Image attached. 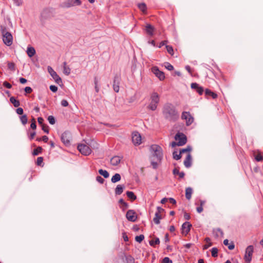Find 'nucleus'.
I'll return each mask as SVG.
<instances>
[{
    "instance_id": "nucleus-31",
    "label": "nucleus",
    "mask_w": 263,
    "mask_h": 263,
    "mask_svg": "<svg viewBox=\"0 0 263 263\" xmlns=\"http://www.w3.org/2000/svg\"><path fill=\"white\" fill-rule=\"evenodd\" d=\"M66 64V62L63 63V72L66 75L68 76L70 73L71 70L68 66H67Z\"/></svg>"
},
{
    "instance_id": "nucleus-12",
    "label": "nucleus",
    "mask_w": 263,
    "mask_h": 263,
    "mask_svg": "<svg viewBox=\"0 0 263 263\" xmlns=\"http://www.w3.org/2000/svg\"><path fill=\"white\" fill-rule=\"evenodd\" d=\"M152 72L157 77L160 81L164 80L165 79V74L163 71L159 70V68L156 66H153L151 68Z\"/></svg>"
},
{
    "instance_id": "nucleus-23",
    "label": "nucleus",
    "mask_w": 263,
    "mask_h": 263,
    "mask_svg": "<svg viewBox=\"0 0 263 263\" xmlns=\"http://www.w3.org/2000/svg\"><path fill=\"white\" fill-rule=\"evenodd\" d=\"M125 189V185L124 184H118L115 189V193L117 195H121L124 189Z\"/></svg>"
},
{
    "instance_id": "nucleus-29",
    "label": "nucleus",
    "mask_w": 263,
    "mask_h": 263,
    "mask_svg": "<svg viewBox=\"0 0 263 263\" xmlns=\"http://www.w3.org/2000/svg\"><path fill=\"white\" fill-rule=\"evenodd\" d=\"M121 179V175L118 173H116L111 178V181L112 183H116L119 181Z\"/></svg>"
},
{
    "instance_id": "nucleus-56",
    "label": "nucleus",
    "mask_w": 263,
    "mask_h": 263,
    "mask_svg": "<svg viewBox=\"0 0 263 263\" xmlns=\"http://www.w3.org/2000/svg\"><path fill=\"white\" fill-rule=\"evenodd\" d=\"M61 105L64 107H67L68 106L69 103L66 100H62L61 102Z\"/></svg>"
},
{
    "instance_id": "nucleus-57",
    "label": "nucleus",
    "mask_w": 263,
    "mask_h": 263,
    "mask_svg": "<svg viewBox=\"0 0 263 263\" xmlns=\"http://www.w3.org/2000/svg\"><path fill=\"white\" fill-rule=\"evenodd\" d=\"M24 91L26 93H30L32 91V89L29 86H27L24 88Z\"/></svg>"
},
{
    "instance_id": "nucleus-61",
    "label": "nucleus",
    "mask_w": 263,
    "mask_h": 263,
    "mask_svg": "<svg viewBox=\"0 0 263 263\" xmlns=\"http://www.w3.org/2000/svg\"><path fill=\"white\" fill-rule=\"evenodd\" d=\"M167 42L168 41L167 40H164V41H162L159 44V45L158 46V47L159 48H161L163 46L166 45V43H167Z\"/></svg>"
},
{
    "instance_id": "nucleus-64",
    "label": "nucleus",
    "mask_w": 263,
    "mask_h": 263,
    "mask_svg": "<svg viewBox=\"0 0 263 263\" xmlns=\"http://www.w3.org/2000/svg\"><path fill=\"white\" fill-rule=\"evenodd\" d=\"M37 121H38V123L40 125H41V126L43 125V124H44L43 123V122H44V119L42 118V117H39L37 118Z\"/></svg>"
},
{
    "instance_id": "nucleus-7",
    "label": "nucleus",
    "mask_w": 263,
    "mask_h": 263,
    "mask_svg": "<svg viewBox=\"0 0 263 263\" xmlns=\"http://www.w3.org/2000/svg\"><path fill=\"white\" fill-rule=\"evenodd\" d=\"M81 4V0H66L61 4V7L68 8L73 6H80Z\"/></svg>"
},
{
    "instance_id": "nucleus-4",
    "label": "nucleus",
    "mask_w": 263,
    "mask_h": 263,
    "mask_svg": "<svg viewBox=\"0 0 263 263\" xmlns=\"http://www.w3.org/2000/svg\"><path fill=\"white\" fill-rule=\"evenodd\" d=\"M151 150L153 156L156 158L158 161L160 162L163 158V152L161 146L156 144L152 145L151 146Z\"/></svg>"
},
{
    "instance_id": "nucleus-1",
    "label": "nucleus",
    "mask_w": 263,
    "mask_h": 263,
    "mask_svg": "<svg viewBox=\"0 0 263 263\" xmlns=\"http://www.w3.org/2000/svg\"><path fill=\"white\" fill-rule=\"evenodd\" d=\"M162 114L165 120L172 122L177 121L180 116L176 107L173 104L170 103L164 105L162 108Z\"/></svg>"
},
{
    "instance_id": "nucleus-18",
    "label": "nucleus",
    "mask_w": 263,
    "mask_h": 263,
    "mask_svg": "<svg viewBox=\"0 0 263 263\" xmlns=\"http://www.w3.org/2000/svg\"><path fill=\"white\" fill-rule=\"evenodd\" d=\"M192 89L195 90L199 95H202L204 92L203 87L197 83H192L191 85Z\"/></svg>"
},
{
    "instance_id": "nucleus-38",
    "label": "nucleus",
    "mask_w": 263,
    "mask_h": 263,
    "mask_svg": "<svg viewBox=\"0 0 263 263\" xmlns=\"http://www.w3.org/2000/svg\"><path fill=\"white\" fill-rule=\"evenodd\" d=\"M21 123L23 125H25L27 124L28 121V118L26 115H23L20 117Z\"/></svg>"
},
{
    "instance_id": "nucleus-24",
    "label": "nucleus",
    "mask_w": 263,
    "mask_h": 263,
    "mask_svg": "<svg viewBox=\"0 0 263 263\" xmlns=\"http://www.w3.org/2000/svg\"><path fill=\"white\" fill-rule=\"evenodd\" d=\"M138 8L144 14L147 13V6L144 3H139L137 5Z\"/></svg>"
},
{
    "instance_id": "nucleus-34",
    "label": "nucleus",
    "mask_w": 263,
    "mask_h": 263,
    "mask_svg": "<svg viewBox=\"0 0 263 263\" xmlns=\"http://www.w3.org/2000/svg\"><path fill=\"white\" fill-rule=\"evenodd\" d=\"M98 172L101 175L103 176L105 178H107L109 176V173L106 170L100 169L98 171Z\"/></svg>"
},
{
    "instance_id": "nucleus-40",
    "label": "nucleus",
    "mask_w": 263,
    "mask_h": 263,
    "mask_svg": "<svg viewBox=\"0 0 263 263\" xmlns=\"http://www.w3.org/2000/svg\"><path fill=\"white\" fill-rule=\"evenodd\" d=\"M181 154H180V152L179 153V154H177V151H174L173 153V157L174 159L176 160H178L179 159H181Z\"/></svg>"
},
{
    "instance_id": "nucleus-58",
    "label": "nucleus",
    "mask_w": 263,
    "mask_h": 263,
    "mask_svg": "<svg viewBox=\"0 0 263 263\" xmlns=\"http://www.w3.org/2000/svg\"><path fill=\"white\" fill-rule=\"evenodd\" d=\"M96 180L100 183H103L104 181V179L100 176H97L96 177Z\"/></svg>"
},
{
    "instance_id": "nucleus-10",
    "label": "nucleus",
    "mask_w": 263,
    "mask_h": 263,
    "mask_svg": "<svg viewBox=\"0 0 263 263\" xmlns=\"http://www.w3.org/2000/svg\"><path fill=\"white\" fill-rule=\"evenodd\" d=\"M77 148L82 155L85 156H88L91 153V148L88 145L84 144H79Z\"/></svg>"
},
{
    "instance_id": "nucleus-35",
    "label": "nucleus",
    "mask_w": 263,
    "mask_h": 263,
    "mask_svg": "<svg viewBox=\"0 0 263 263\" xmlns=\"http://www.w3.org/2000/svg\"><path fill=\"white\" fill-rule=\"evenodd\" d=\"M160 242V239L158 237H155V240H151L149 241L150 246L152 247H155L156 245H159Z\"/></svg>"
},
{
    "instance_id": "nucleus-14",
    "label": "nucleus",
    "mask_w": 263,
    "mask_h": 263,
    "mask_svg": "<svg viewBox=\"0 0 263 263\" xmlns=\"http://www.w3.org/2000/svg\"><path fill=\"white\" fill-rule=\"evenodd\" d=\"M53 9L51 8H45L41 13V17L44 19H48L53 16Z\"/></svg>"
},
{
    "instance_id": "nucleus-15",
    "label": "nucleus",
    "mask_w": 263,
    "mask_h": 263,
    "mask_svg": "<svg viewBox=\"0 0 263 263\" xmlns=\"http://www.w3.org/2000/svg\"><path fill=\"white\" fill-rule=\"evenodd\" d=\"M121 81V77L120 75L116 74L114 78L113 81V89L116 92H118L120 89V84Z\"/></svg>"
},
{
    "instance_id": "nucleus-62",
    "label": "nucleus",
    "mask_w": 263,
    "mask_h": 263,
    "mask_svg": "<svg viewBox=\"0 0 263 263\" xmlns=\"http://www.w3.org/2000/svg\"><path fill=\"white\" fill-rule=\"evenodd\" d=\"M184 218L185 220H189V219H190L191 216H190V214H189L186 212H185L184 213Z\"/></svg>"
},
{
    "instance_id": "nucleus-13",
    "label": "nucleus",
    "mask_w": 263,
    "mask_h": 263,
    "mask_svg": "<svg viewBox=\"0 0 263 263\" xmlns=\"http://www.w3.org/2000/svg\"><path fill=\"white\" fill-rule=\"evenodd\" d=\"M192 225L190 222L185 221L181 226V233L184 236H186L191 230Z\"/></svg>"
},
{
    "instance_id": "nucleus-42",
    "label": "nucleus",
    "mask_w": 263,
    "mask_h": 263,
    "mask_svg": "<svg viewBox=\"0 0 263 263\" xmlns=\"http://www.w3.org/2000/svg\"><path fill=\"white\" fill-rule=\"evenodd\" d=\"M166 49L167 50V52L170 54L171 55H174V50L173 48V47L170 45H166L165 46Z\"/></svg>"
},
{
    "instance_id": "nucleus-19",
    "label": "nucleus",
    "mask_w": 263,
    "mask_h": 263,
    "mask_svg": "<svg viewBox=\"0 0 263 263\" xmlns=\"http://www.w3.org/2000/svg\"><path fill=\"white\" fill-rule=\"evenodd\" d=\"M204 94L205 97L208 99L210 98H212L213 99H215L218 97V95L216 93L211 91L210 89L208 88L205 89L204 90Z\"/></svg>"
},
{
    "instance_id": "nucleus-25",
    "label": "nucleus",
    "mask_w": 263,
    "mask_h": 263,
    "mask_svg": "<svg viewBox=\"0 0 263 263\" xmlns=\"http://www.w3.org/2000/svg\"><path fill=\"white\" fill-rule=\"evenodd\" d=\"M27 53L29 57L31 58L35 54V49L31 46H29L27 47Z\"/></svg>"
},
{
    "instance_id": "nucleus-33",
    "label": "nucleus",
    "mask_w": 263,
    "mask_h": 263,
    "mask_svg": "<svg viewBox=\"0 0 263 263\" xmlns=\"http://www.w3.org/2000/svg\"><path fill=\"white\" fill-rule=\"evenodd\" d=\"M94 80V84H95V91L97 93H98L100 90V87L99 86V80L97 77H95L93 78Z\"/></svg>"
},
{
    "instance_id": "nucleus-32",
    "label": "nucleus",
    "mask_w": 263,
    "mask_h": 263,
    "mask_svg": "<svg viewBox=\"0 0 263 263\" xmlns=\"http://www.w3.org/2000/svg\"><path fill=\"white\" fill-rule=\"evenodd\" d=\"M162 219V217L160 213L157 212L155 213V217L153 219V221L155 223L158 224L160 223V220Z\"/></svg>"
},
{
    "instance_id": "nucleus-36",
    "label": "nucleus",
    "mask_w": 263,
    "mask_h": 263,
    "mask_svg": "<svg viewBox=\"0 0 263 263\" xmlns=\"http://www.w3.org/2000/svg\"><path fill=\"white\" fill-rule=\"evenodd\" d=\"M43 151V148L41 146H38L37 148L33 149L32 152V155L33 156H37L40 154H41Z\"/></svg>"
},
{
    "instance_id": "nucleus-45",
    "label": "nucleus",
    "mask_w": 263,
    "mask_h": 263,
    "mask_svg": "<svg viewBox=\"0 0 263 263\" xmlns=\"http://www.w3.org/2000/svg\"><path fill=\"white\" fill-rule=\"evenodd\" d=\"M47 120L49 123L51 125H53L55 123V119L53 116H48Z\"/></svg>"
},
{
    "instance_id": "nucleus-41",
    "label": "nucleus",
    "mask_w": 263,
    "mask_h": 263,
    "mask_svg": "<svg viewBox=\"0 0 263 263\" xmlns=\"http://www.w3.org/2000/svg\"><path fill=\"white\" fill-rule=\"evenodd\" d=\"M218 250L217 248H213L211 250L212 256L214 257H216L218 256Z\"/></svg>"
},
{
    "instance_id": "nucleus-53",
    "label": "nucleus",
    "mask_w": 263,
    "mask_h": 263,
    "mask_svg": "<svg viewBox=\"0 0 263 263\" xmlns=\"http://www.w3.org/2000/svg\"><path fill=\"white\" fill-rule=\"evenodd\" d=\"M3 86L8 89H10L12 87V85L10 83L7 81H4L3 84Z\"/></svg>"
},
{
    "instance_id": "nucleus-6",
    "label": "nucleus",
    "mask_w": 263,
    "mask_h": 263,
    "mask_svg": "<svg viewBox=\"0 0 263 263\" xmlns=\"http://www.w3.org/2000/svg\"><path fill=\"white\" fill-rule=\"evenodd\" d=\"M72 136L71 133L66 130L62 134L61 136V140L66 146H69L71 144L70 140Z\"/></svg>"
},
{
    "instance_id": "nucleus-55",
    "label": "nucleus",
    "mask_w": 263,
    "mask_h": 263,
    "mask_svg": "<svg viewBox=\"0 0 263 263\" xmlns=\"http://www.w3.org/2000/svg\"><path fill=\"white\" fill-rule=\"evenodd\" d=\"M16 112L18 115H23L24 110L21 107H18L16 109Z\"/></svg>"
},
{
    "instance_id": "nucleus-16",
    "label": "nucleus",
    "mask_w": 263,
    "mask_h": 263,
    "mask_svg": "<svg viewBox=\"0 0 263 263\" xmlns=\"http://www.w3.org/2000/svg\"><path fill=\"white\" fill-rule=\"evenodd\" d=\"M126 218L131 222H135L137 219L136 213L133 210H129L126 214Z\"/></svg>"
},
{
    "instance_id": "nucleus-54",
    "label": "nucleus",
    "mask_w": 263,
    "mask_h": 263,
    "mask_svg": "<svg viewBox=\"0 0 263 263\" xmlns=\"http://www.w3.org/2000/svg\"><path fill=\"white\" fill-rule=\"evenodd\" d=\"M8 67L9 69L12 70H15V64L14 63H8Z\"/></svg>"
},
{
    "instance_id": "nucleus-60",
    "label": "nucleus",
    "mask_w": 263,
    "mask_h": 263,
    "mask_svg": "<svg viewBox=\"0 0 263 263\" xmlns=\"http://www.w3.org/2000/svg\"><path fill=\"white\" fill-rule=\"evenodd\" d=\"M151 165L153 166V168H154V169H156L158 167V163H157V162L152 161H151Z\"/></svg>"
},
{
    "instance_id": "nucleus-9",
    "label": "nucleus",
    "mask_w": 263,
    "mask_h": 263,
    "mask_svg": "<svg viewBox=\"0 0 263 263\" xmlns=\"http://www.w3.org/2000/svg\"><path fill=\"white\" fill-rule=\"evenodd\" d=\"M254 247L250 245L246 249L244 259L247 263H250L252 260V256L253 253Z\"/></svg>"
},
{
    "instance_id": "nucleus-5",
    "label": "nucleus",
    "mask_w": 263,
    "mask_h": 263,
    "mask_svg": "<svg viewBox=\"0 0 263 263\" xmlns=\"http://www.w3.org/2000/svg\"><path fill=\"white\" fill-rule=\"evenodd\" d=\"M181 118L185 120V125L187 126H190L194 122V118L189 111H183L181 114Z\"/></svg>"
},
{
    "instance_id": "nucleus-51",
    "label": "nucleus",
    "mask_w": 263,
    "mask_h": 263,
    "mask_svg": "<svg viewBox=\"0 0 263 263\" xmlns=\"http://www.w3.org/2000/svg\"><path fill=\"white\" fill-rule=\"evenodd\" d=\"M49 89L53 92H56L58 90V87L55 85H51L50 86Z\"/></svg>"
},
{
    "instance_id": "nucleus-48",
    "label": "nucleus",
    "mask_w": 263,
    "mask_h": 263,
    "mask_svg": "<svg viewBox=\"0 0 263 263\" xmlns=\"http://www.w3.org/2000/svg\"><path fill=\"white\" fill-rule=\"evenodd\" d=\"M255 159L257 162L262 161L263 160V156L259 153L255 156Z\"/></svg>"
},
{
    "instance_id": "nucleus-44",
    "label": "nucleus",
    "mask_w": 263,
    "mask_h": 263,
    "mask_svg": "<svg viewBox=\"0 0 263 263\" xmlns=\"http://www.w3.org/2000/svg\"><path fill=\"white\" fill-rule=\"evenodd\" d=\"M192 151V147L191 146L188 145L186 148H182L180 150V154H183L186 152H190Z\"/></svg>"
},
{
    "instance_id": "nucleus-39",
    "label": "nucleus",
    "mask_w": 263,
    "mask_h": 263,
    "mask_svg": "<svg viewBox=\"0 0 263 263\" xmlns=\"http://www.w3.org/2000/svg\"><path fill=\"white\" fill-rule=\"evenodd\" d=\"M36 164L38 166H43V165H44L43 157H37V158L36 159Z\"/></svg>"
},
{
    "instance_id": "nucleus-2",
    "label": "nucleus",
    "mask_w": 263,
    "mask_h": 263,
    "mask_svg": "<svg viewBox=\"0 0 263 263\" xmlns=\"http://www.w3.org/2000/svg\"><path fill=\"white\" fill-rule=\"evenodd\" d=\"M160 102V96L156 92H153L150 95L149 104L147 106V109L155 111Z\"/></svg>"
},
{
    "instance_id": "nucleus-27",
    "label": "nucleus",
    "mask_w": 263,
    "mask_h": 263,
    "mask_svg": "<svg viewBox=\"0 0 263 263\" xmlns=\"http://www.w3.org/2000/svg\"><path fill=\"white\" fill-rule=\"evenodd\" d=\"M193 190L191 187H188L185 189V197L187 200H190L192 197Z\"/></svg>"
},
{
    "instance_id": "nucleus-28",
    "label": "nucleus",
    "mask_w": 263,
    "mask_h": 263,
    "mask_svg": "<svg viewBox=\"0 0 263 263\" xmlns=\"http://www.w3.org/2000/svg\"><path fill=\"white\" fill-rule=\"evenodd\" d=\"M10 101L15 107H17L20 105V101L16 100L14 97H10Z\"/></svg>"
},
{
    "instance_id": "nucleus-30",
    "label": "nucleus",
    "mask_w": 263,
    "mask_h": 263,
    "mask_svg": "<svg viewBox=\"0 0 263 263\" xmlns=\"http://www.w3.org/2000/svg\"><path fill=\"white\" fill-rule=\"evenodd\" d=\"M223 244L225 246H227L228 247V249L230 250H233L235 248V245H234V243L233 242H231V243H229V240L227 239L224 240Z\"/></svg>"
},
{
    "instance_id": "nucleus-52",
    "label": "nucleus",
    "mask_w": 263,
    "mask_h": 263,
    "mask_svg": "<svg viewBox=\"0 0 263 263\" xmlns=\"http://www.w3.org/2000/svg\"><path fill=\"white\" fill-rule=\"evenodd\" d=\"M163 263H173L172 260L168 257H165L162 260Z\"/></svg>"
},
{
    "instance_id": "nucleus-47",
    "label": "nucleus",
    "mask_w": 263,
    "mask_h": 263,
    "mask_svg": "<svg viewBox=\"0 0 263 263\" xmlns=\"http://www.w3.org/2000/svg\"><path fill=\"white\" fill-rule=\"evenodd\" d=\"M120 208L122 210V211L124 212L129 208V204L128 203L126 202L122 205H120Z\"/></svg>"
},
{
    "instance_id": "nucleus-59",
    "label": "nucleus",
    "mask_w": 263,
    "mask_h": 263,
    "mask_svg": "<svg viewBox=\"0 0 263 263\" xmlns=\"http://www.w3.org/2000/svg\"><path fill=\"white\" fill-rule=\"evenodd\" d=\"M122 237L124 240V241L127 242L128 241V237L125 232L122 233Z\"/></svg>"
},
{
    "instance_id": "nucleus-3",
    "label": "nucleus",
    "mask_w": 263,
    "mask_h": 263,
    "mask_svg": "<svg viewBox=\"0 0 263 263\" xmlns=\"http://www.w3.org/2000/svg\"><path fill=\"white\" fill-rule=\"evenodd\" d=\"M1 32L3 34V40L5 45L10 46L13 42V36L11 33L7 31L5 27H1Z\"/></svg>"
},
{
    "instance_id": "nucleus-8",
    "label": "nucleus",
    "mask_w": 263,
    "mask_h": 263,
    "mask_svg": "<svg viewBox=\"0 0 263 263\" xmlns=\"http://www.w3.org/2000/svg\"><path fill=\"white\" fill-rule=\"evenodd\" d=\"M174 138L178 141V146H181L185 144L187 142V137L182 133L178 132L175 136Z\"/></svg>"
},
{
    "instance_id": "nucleus-43",
    "label": "nucleus",
    "mask_w": 263,
    "mask_h": 263,
    "mask_svg": "<svg viewBox=\"0 0 263 263\" xmlns=\"http://www.w3.org/2000/svg\"><path fill=\"white\" fill-rule=\"evenodd\" d=\"M144 239V236L143 234H141L139 236H136L135 237V240L141 243Z\"/></svg>"
},
{
    "instance_id": "nucleus-26",
    "label": "nucleus",
    "mask_w": 263,
    "mask_h": 263,
    "mask_svg": "<svg viewBox=\"0 0 263 263\" xmlns=\"http://www.w3.org/2000/svg\"><path fill=\"white\" fill-rule=\"evenodd\" d=\"M126 194L128 198L132 201H134L137 199V196L135 195L134 193L132 191H127Z\"/></svg>"
},
{
    "instance_id": "nucleus-21",
    "label": "nucleus",
    "mask_w": 263,
    "mask_h": 263,
    "mask_svg": "<svg viewBox=\"0 0 263 263\" xmlns=\"http://www.w3.org/2000/svg\"><path fill=\"white\" fill-rule=\"evenodd\" d=\"M184 165L186 168H189L192 165V156L190 153H189L185 159L184 161Z\"/></svg>"
},
{
    "instance_id": "nucleus-50",
    "label": "nucleus",
    "mask_w": 263,
    "mask_h": 263,
    "mask_svg": "<svg viewBox=\"0 0 263 263\" xmlns=\"http://www.w3.org/2000/svg\"><path fill=\"white\" fill-rule=\"evenodd\" d=\"M30 128L32 129H35L36 128V121L34 118H33L32 120Z\"/></svg>"
},
{
    "instance_id": "nucleus-11",
    "label": "nucleus",
    "mask_w": 263,
    "mask_h": 263,
    "mask_svg": "<svg viewBox=\"0 0 263 263\" xmlns=\"http://www.w3.org/2000/svg\"><path fill=\"white\" fill-rule=\"evenodd\" d=\"M48 71L50 73V76L54 79L56 83L60 85L62 83L61 78L59 76L57 72L52 69L50 66H48L47 68Z\"/></svg>"
},
{
    "instance_id": "nucleus-63",
    "label": "nucleus",
    "mask_w": 263,
    "mask_h": 263,
    "mask_svg": "<svg viewBox=\"0 0 263 263\" xmlns=\"http://www.w3.org/2000/svg\"><path fill=\"white\" fill-rule=\"evenodd\" d=\"M168 200L170 201V203H171L173 204H176V200L172 197L168 198Z\"/></svg>"
},
{
    "instance_id": "nucleus-22",
    "label": "nucleus",
    "mask_w": 263,
    "mask_h": 263,
    "mask_svg": "<svg viewBox=\"0 0 263 263\" xmlns=\"http://www.w3.org/2000/svg\"><path fill=\"white\" fill-rule=\"evenodd\" d=\"M154 27L151 24H147L145 27V31L147 34L150 36L154 35Z\"/></svg>"
},
{
    "instance_id": "nucleus-46",
    "label": "nucleus",
    "mask_w": 263,
    "mask_h": 263,
    "mask_svg": "<svg viewBox=\"0 0 263 263\" xmlns=\"http://www.w3.org/2000/svg\"><path fill=\"white\" fill-rule=\"evenodd\" d=\"M165 67L168 70L171 71L174 69V67L168 62H165L164 63Z\"/></svg>"
},
{
    "instance_id": "nucleus-20",
    "label": "nucleus",
    "mask_w": 263,
    "mask_h": 263,
    "mask_svg": "<svg viewBox=\"0 0 263 263\" xmlns=\"http://www.w3.org/2000/svg\"><path fill=\"white\" fill-rule=\"evenodd\" d=\"M122 158V157L118 156H114L110 159V164L113 166H117L120 163Z\"/></svg>"
},
{
    "instance_id": "nucleus-17",
    "label": "nucleus",
    "mask_w": 263,
    "mask_h": 263,
    "mask_svg": "<svg viewBox=\"0 0 263 263\" xmlns=\"http://www.w3.org/2000/svg\"><path fill=\"white\" fill-rule=\"evenodd\" d=\"M132 141L135 145H140L141 143V136L139 132H134L132 134Z\"/></svg>"
},
{
    "instance_id": "nucleus-37",
    "label": "nucleus",
    "mask_w": 263,
    "mask_h": 263,
    "mask_svg": "<svg viewBox=\"0 0 263 263\" xmlns=\"http://www.w3.org/2000/svg\"><path fill=\"white\" fill-rule=\"evenodd\" d=\"M134 258L130 255L125 256V263H134Z\"/></svg>"
},
{
    "instance_id": "nucleus-49",
    "label": "nucleus",
    "mask_w": 263,
    "mask_h": 263,
    "mask_svg": "<svg viewBox=\"0 0 263 263\" xmlns=\"http://www.w3.org/2000/svg\"><path fill=\"white\" fill-rule=\"evenodd\" d=\"M42 129L47 134H48L49 132V126L46 124H43L42 125Z\"/></svg>"
}]
</instances>
